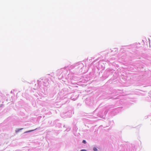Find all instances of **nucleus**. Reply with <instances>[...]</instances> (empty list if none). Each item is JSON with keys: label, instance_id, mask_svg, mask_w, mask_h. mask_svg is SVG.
I'll use <instances>...</instances> for the list:
<instances>
[{"label": "nucleus", "instance_id": "nucleus-4", "mask_svg": "<svg viewBox=\"0 0 151 151\" xmlns=\"http://www.w3.org/2000/svg\"><path fill=\"white\" fill-rule=\"evenodd\" d=\"M81 151H86L85 150H82Z\"/></svg>", "mask_w": 151, "mask_h": 151}, {"label": "nucleus", "instance_id": "nucleus-1", "mask_svg": "<svg viewBox=\"0 0 151 151\" xmlns=\"http://www.w3.org/2000/svg\"><path fill=\"white\" fill-rule=\"evenodd\" d=\"M36 129H35V130ZM35 130H35H29V131H26V132H25V133H27V132H31L32 131H34Z\"/></svg>", "mask_w": 151, "mask_h": 151}, {"label": "nucleus", "instance_id": "nucleus-5", "mask_svg": "<svg viewBox=\"0 0 151 151\" xmlns=\"http://www.w3.org/2000/svg\"><path fill=\"white\" fill-rule=\"evenodd\" d=\"M20 129L18 130V131H16L17 132H18L19 131V130H21V129Z\"/></svg>", "mask_w": 151, "mask_h": 151}, {"label": "nucleus", "instance_id": "nucleus-3", "mask_svg": "<svg viewBox=\"0 0 151 151\" xmlns=\"http://www.w3.org/2000/svg\"><path fill=\"white\" fill-rule=\"evenodd\" d=\"M83 142L84 144H86V142L85 140H83Z\"/></svg>", "mask_w": 151, "mask_h": 151}, {"label": "nucleus", "instance_id": "nucleus-2", "mask_svg": "<svg viewBox=\"0 0 151 151\" xmlns=\"http://www.w3.org/2000/svg\"><path fill=\"white\" fill-rule=\"evenodd\" d=\"M93 150L94 151H97V149L95 147L94 148Z\"/></svg>", "mask_w": 151, "mask_h": 151}]
</instances>
